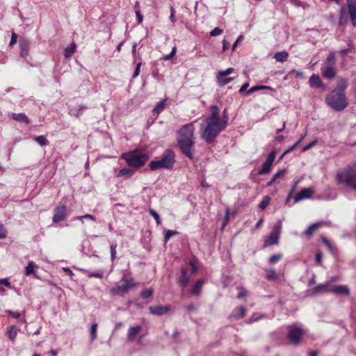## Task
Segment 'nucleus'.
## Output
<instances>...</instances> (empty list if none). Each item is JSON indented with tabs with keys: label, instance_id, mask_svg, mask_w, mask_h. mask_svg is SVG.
I'll return each instance as SVG.
<instances>
[{
	"label": "nucleus",
	"instance_id": "5",
	"mask_svg": "<svg viewBox=\"0 0 356 356\" xmlns=\"http://www.w3.org/2000/svg\"><path fill=\"white\" fill-rule=\"evenodd\" d=\"M175 163V154L172 150L166 149L157 161H152L149 167L151 170H156L159 169H172Z\"/></svg>",
	"mask_w": 356,
	"mask_h": 356
},
{
	"label": "nucleus",
	"instance_id": "53",
	"mask_svg": "<svg viewBox=\"0 0 356 356\" xmlns=\"http://www.w3.org/2000/svg\"><path fill=\"white\" fill-rule=\"evenodd\" d=\"M238 290H239V292H238V294L237 296L238 298H243L247 296L248 292L245 289L239 288Z\"/></svg>",
	"mask_w": 356,
	"mask_h": 356
},
{
	"label": "nucleus",
	"instance_id": "27",
	"mask_svg": "<svg viewBox=\"0 0 356 356\" xmlns=\"http://www.w3.org/2000/svg\"><path fill=\"white\" fill-rule=\"evenodd\" d=\"M18 330L15 325H11L7 327L6 335L12 341H15Z\"/></svg>",
	"mask_w": 356,
	"mask_h": 356
},
{
	"label": "nucleus",
	"instance_id": "31",
	"mask_svg": "<svg viewBox=\"0 0 356 356\" xmlns=\"http://www.w3.org/2000/svg\"><path fill=\"white\" fill-rule=\"evenodd\" d=\"M288 57L289 53L284 51L277 52L274 55V58L277 62H284L287 60Z\"/></svg>",
	"mask_w": 356,
	"mask_h": 356
},
{
	"label": "nucleus",
	"instance_id": "42",
	"mask_svg": "<svg viewBox=\"0 0 356 356\" xmlns=\"http://www.w3.org/2000/svg\"><path fill=\"white\" fill-rule=\"evenodd\" d=\"M282 257V254H273L268 259V263L270 264H274L279 261L281 258Z\"/></svg>",
	"mask_w": 356,
	"mask_h": 356
},
{
	"label": "nucleus",
	"instance_id": "59",
	"mask_svg": "<svg viewBox=\"0 0 356 356\" xmlns=\"http://www.w3.org/2000/svg\"><path fill=\"white\" fill-rule=\"evenodd\" d=\"M0 284H3L7 287H10V282L8 278L0 279Z\"/></svg>",
	"mask_w": 356,
	"mask_h": 356
},
{
	"label": "nucleus",
	"instance_id": "48",
	"mask_svg": "<svg viewBox=\"0 0 356 356\" xmlns=\"http://www.w3.org/2000/svg\"><path fill=\"white\" fill-rule=\"evenodd\" d=\"M177 48L176 47H174L171 51V52L169 54H167L163 56V60H168L170 58H172L176 54Z\"/></svg>",
	"mask_w": 356,
	"mask_h": 356
},
{
	"label": "nucleus",
	"instance_id": "30",
	"mask_svg": "<svg viewBox=\"0 0 356 356\" xmlns=\"http://www.w3.org/2000/svg\"><path fill=\"white\" fill-rule=\"evenodd\" d=\"M35 268H38V266L33 261H29L25 268V275L26 276L35 275Z\"/></svg>",
	"mask_w": 356,
	"mask_h": 356
},
{
	"label": "nucleus",
	"instance_id": "38",
	"mask_svg": "<svg viewBox=\"0 0 356 356\" xmlns=\"http://www.w3.org/2000/svg\"><path fill=\"white\" fill-rule=\"evenodd\" d=\"M270 204V197L267 195L264 196L259 203V208L261 209H266Z\"/></svg>",
	"mask_w": 356,
	"mask_h": 356
},
{
	"label": "nucleus",
	"instance_id": "51",
	"mask_svg": "<svg viewBox=\"0 0 356 356\" xmlns=\"http://www.w3.org/2000/svg\"><path fill=\"white\" fill-rule=\"evenodd\" d=\"M290 74H294L296 76V77H298V78H300V79L305 78V74H304V72H302L301 71L293 70L290 72Z\"/></svg>",
	"mask_w": 356,
	"mask_h": 356
},
{
	"label": "nucleus",
	"instance_id": "11",
	"mask_svg": "<svg viewBox=\"0 0 356 356\" xmlns=\"http://www.w3.org/2000/svg\"><path fill=\"white\" fill-rule=\"evenodd\" d=\"M281 227V222H279L276 225H275L273 232L265 241V246L277 245L278 243Z\"/></svg>",
	"mask_w": 356,
	"mask_h": 356
},
{
	"label": "nucleus",
	"instance_id": "46",
	"mask_svg": "<svg viewBox=\"0 0 356 356\" xmlns=\"http://www.w3.org/2000/svg\"><path fill=\"white\" fill-rule=\"evenodd\" d=\"M165 107V101H160L157 103L155 107L153 108V111L160 113L163 110Z\"/></svg>",
	"mask_w": 356,
	"mask_h": 356
},
{
	"label": "nucleus",
	"instance_id": "17",
	"mask_svg": "<svg viewBox=\"0 0 356 356\" xmlns=\"http://www.w3.org/2000/svg\"><path fill=\"white\" fill-rule=\"evenodd\" d=\"M190 279L191 275H189L188 270L186 269L182 268L181 270V275L178 279L179 285L182 288H186L190 282Z\"/></svg>",
	"mask_w": 356,
	"mask_h": 356
},
{
	"label": "nucleus",
	"instance_id": "55",
	"mask_svg": "<svg viewBox=\"0 0 356 356\" xmlns=\"http://www.w3.org/2000/svg\"><path fill=\"white\" fill-rule=\"evenodd\" d=\"M300 143V140H298L293 145L288 148L286 151L284 152V154H287L291 151H293L296 147H298Z\"/></svg>",
	"mask_w": 356,
	"mask_h": 356
},
{
	"label": "nucleus",
	"instance_id": "45",
	"mask_svg": "<svg viewBox=\"0 0 356 356\" xmlns=\"http://www.w3.org/2000/svg\"><path fill=\"white\" fill-rule=\"evenodd\" d=\"M153 293V289H147L141 291L140 296L143 299H147L149 297H150Z\"/></svg>",
	"mask_w": 356,
	"mask_h": 356
},
{
	"label": "nucleus",
	"instance_id": "13",
	"mask_svg": "<svg viewBox=\"0 0 356 356\" xmlns=\"http://www.w3.org/2000/svg\"><path fill=\"white\" fill-rule=\"evenodd\" d=\"M330 293L337 296H349L350 292L347 285H332Z\"/></svg>",
	"mask_w": 356,
	"mask_h": 356
},
{
	"label": "nucleus",
	"instance_id": "54",
	"mask_svg": "<svg viewBox=\"0 0 356 356\" xmlns=\"http://www.w3.org/2000/svg\"><path fill=\"white\" fill-rule=\"evenodd\" d=\"M6 313L8 314L10 316H11L14 318H18L20 317L21 314L17 312H13L12 310H7Z\"/></svg>",
	"mask_w": 356,
	"mask_h": 356
},
{
	"label": "nucleus",
	"instance_id": "35",
	"mask_svg": "<svg viewBox=\"0 0 356 356\" xmlns=\"http://www.w3.org/2000/svg\"><path fill=\"white\" fill-rule=\"evenodd\" d=\"M179 234V232L177 231H175V230H164V239H165V241L167 242L168 241H169V239L173 236H175V235H178Z\"/></svg>",
	"mask_w": 356,
	"mask_h": 356
},
{
	"label": "nucleus",
	"instance_id": "36",
	"mask_svg": "<svg viewBox=\"0 0 356 356\" xmlns=\"http://www.w3.org/2000/svg\"><path fill=\"white\" fill-rule=\"evenodd\" d=\"M83 219H88V220H90L92 221H95L96 220L95 217L94 216L91 215V214H85L83 216L75 217L74 218V220H79L81 221L82 224H83L84 223Z\"/></svg>",
	"mask_w": 356,
	"mask_h": 356
},
{
	"label": "nucleus",
	"instance_id": "44",
	"mask_svg": "<svg viewBox=\"0 0 356 356\" xmlns=\"http://www.w3.org/2000/svg\"><path fill=\"white\" fill-rule=\"evenodd\" d=\"M104 275V273L102 270H99L97 272H88V277H95V278H102Z\"/></svg>",
	"mask_w": 356,
	"mask_h": 356
},
{
	"label": "nucleus",
	"instance_id": "58",
	"mask_svg": "<svg viewBox=\"0 0 356 356\" xmlns=\"http://www.w3.org/2000/svg\"><path fill=\"white\" fill-rule=\"evenodd\" d=\"M323 258V254L321 252H318L316 254V264L317 265H321Z\"/></svg>",
	"mask_w": 356,
	"mask_h": 356
},
{
	"label": "nucleus",
	"instance_id": "37",
	"mask_svg": "<svg viewBox=\"0 0 356 356\" xmlns=\"http://www.w3.org/2000/svg\"><path fill=\"white\" fill-rule=\"evenodd\" d=\"M34 140L41 146H46L48 145V140L44 136H37Z\"/></svg>",
	"mask_w": 356,
	"mask_h": 356
},
{
	"label": "nucleus",
	"instance_id": "40",
	"mask_svg": "<svg viewBox=\"0 0 356 356\" xmlns=\"http://www.w3.org/2000/svg\"><path fill=\"white\" fill-rule=\"evenodd\" d=\"M97 324L96 323H94L92 324L90 330V334L91 340H94L96 338L97 336Z\"/></svg>",
	"mask_w": 356,
	"mask_h": 356
},
{
	"label": "nucleus",
	"instance_id": "49",
	"mask_svg": "<svg viewBox=\"0 0 356 356\" xmlns=\"http://www.w3.org/2000/svg\"><path fill=\"white\" fill-rule=\"evenodd\" d=\"M141 65L142 63H138L136 66V68H135V70L133 73V75H132V78L133 79H135L136 78L139 74H140V67H141Z\"/></svg>",
	"mask_w": 356,
	"mask_h": 356
},
{
	"label": "nucleus",
	"instance_id": "47",
	"mask_svg": "<svg viewBox=\"0 0 356 356\" xmlns=\"http://www.w3.org/2000/svg\"><path fill=\"white\" fill-rule=\"evenodd\" d=\"M317 144V140H313L312 142H310L309 143H308L307 145L304 146L302 147V152H307L308 151L309 149H310L312 147H313L314 146H315Z\"/></svg>",
	"mask_w": 356,
	"mask_h": 356
},
{
	"label": "nucleus",
	"instance_id": "60",
	"mask_svg": "<svg viewBox=\"0 0 356 356\" xmlns=\"http://www.w3.org/2000/svg\"><path fill=\"white\" fill-rule=\"evenodd\" d=\"M17 35L15 33H13L10 40V45H13L17 42Z\"/></svg>",
	"mask_w": 356,
	"mask_h": 356
},
{
	"label": "nucleus",
	"instance_id": "61",
	"mask_svg": "<svg viewBox=\"0 0 356 356\" xmlns=\"http://www.w3.org/2000/svg\"><path fill=\"white\" fill-rule=\"evenodd\" d=\"M258 90H259L258 86H253L246 92V95H250L252 94L253 92L258 91Z\"/></svg>",
	"mask_w": 356,
	"mask_h": 356
},
{
	"label": "nucleus",
	"instance_id": "20",
	"mask_svg": "<svg viewBox=\"0 0 356 356\" xmlns=\"http://www.w3.org/2000/svg\"><path fill=\"white\" fill-rule=\"evenodd\" d=\"M309 83L312 88H321L323 85L320 76L317 74H312L310 76Z\"/></svg>",
	"mask_w": 356,
	"mask_h": 356
},
{
	"label": "nucleus",
	"instance_id": "21",
	"mask_svg": "<svg viewBox=\"0 0 356 356\" xmlns=\"http://www.w3.org/2000/svg\"><path fill=\"white\" fill-rule=\"evenodd\" d=\"M321 222H316L311 225L302 234L307 236V238H310L314 233L321 226Z\"/></svg>",
	"mask_w": 356,
	"mask_h": 356
},
{
	"label": "nucleus",
	"instance_id": "22",
	"mask_svg": "<svg viewBox=\"0 0 356 356\" xmlns=\"http://www.w3.org/2000/svg\"><path fill=\"white\" fill-rule=\"evenodd\" d=\"M142 330L140 325L131 326L129 328L127 332V338L131 341Z\"/></svg>",
	"mask_w": 356,
	"mask_h": 356
},
{
	"label": "nucleus",
	"instance_id": "52",
	"mask_svg": "<svg viewBox=\"0 0 356 356\" xmlns=\"http://www.w3.org/2000/svg\"><path fill=\"white\" fill-rule=\"evenodd\" d=\"M345 11H346V10L344 8H341L340 10V18H339V23L340 25H343L346 23V21L343 19V15L345 13Z\"/></svg>",
	"mask_w": 356,
	"mask_h": 356
},
{
	"label": "nucleus",
	"instance_id": "28",
	"mask_svg": "<svg viewBox=\"0 0 356 356\" xmlns=\"http://www.w3.org/2000/svg\"><path fill=\"white\" fill-rule=\"evenodd\" d=\"M232 80V77L226 78L225 76L221 75L220 73H218L217 74V81L220 86H224Z\"/></svg>",
	"mask_w": 356,
	"mask_h": 356
},
{
	"label": "nucleus",
	"instance_id": "12",
	"mask_svg": "<svg viewBox=\"0 0 356 356\" xmlns=\"http://www.w3.org/2000/svg\"><path fill=\"white\" fill-rule=\"evenodd\" d=\"M54 215L52 220L54 223L60 222L64 220L67 217V207L65 205H58L54 209Z\"/></svg>",
	"mask_w": 356,
	"mask_h": 356
},
{
	"label": "nucleus",
	"instance_id": "43",
	"mask_svg": "<svg viewBox=\"0 0 356 356\" xmlns=\"http://www.w3.org/2000/svg\"><path fill=\"white\" fill-rule=\"evenodd\" d=\"M323 243L327 246V249L332 253L335 254L336 249L332 245V243L325 237L323 238Z\"/></svg>",
	"mask_w": 356,
	"mask_h": 356
},
{
	"label": "nucleus",
	"instance_id": "4",
	"mask_svg": "<svg viewBox=\"0 0 356 356\" xmlns=\"http://www.w3.org/2000/svg\"><path fill=\"white\" fill-rule=\"evenodd\" d=\"M337 181L339 184L356 191V163L338 171Z\"/></svg>",
	"mask_w": 356,
	"mask_h": 356
},
{
	"label": "nucleus",
	"instance_id": "15",
	"mask_svg": "<svg viewBox=\"0 0 356 356\" xmlns=\"http://www.w3.org/2000/svg\"><path fill=\"white\" fill-rule=\"evenodd\" d=\"M332 284L330 282L318 284L311 290V295L315 296L318 294L330 293Z\"/></svg>",
	"mask_w": 356,
	"mask_h": 356
},
{
	"label": "nucleus",
	"instance_id": "32",
	"mask_svg": "<svg viewBox=\"0 0 356 356\" xmlns=\"http://www.w3.org/2000/svg\"><path fill=\"white\" fill-rule=\"evenodd\" d=\"M75 51H76V44H75V43H72L70 46L67 47L65 49V53H64L65 57L67 58H70L72 56V54L75 52Z\"/></svg>",
	"mask_w": 356,
	"mask_h": 356
},
{
	"label": "nucleus",
	"instance_id": "29",
	"mask_svg": "<svg viewBox=\"0 0 356 356\" xmlns=\"http://www.w3.org/2000/svg\"><path fill=\"white\" fill-rule=\"evenodd\" d=\"M265 272L266 273V277L268 280H270V281L276 280L279 277L278 274L276 273V271L274 269H272V268L265 269Z\"/></svg>",
	"mask_w": 356,
	"mask_h": 356
},
{
	"label": "nucleus",
	"instance_id": "16",
	"mask_svg": "<svg viewBox=\"0 0 356 356\" xmlns=\"http://www.w3.org/2000/svg\"><path fill=\"white\" fill-rule=\"evenodd\" d=\"M312 194L313 191L311 188H303L296 195L294 202L297 203L302 200L309 199Z\"/></svg>",
	"mask_w": 356,
	"mask_h": 356
},
{
	"label": "nucleus",
	"instance_id": "63",
	"mask_svg": "<svg viewBox=\"0 0 356 356\" xmlns=\"http://www.w3.org/2000/svg\"><path fill=\"white\" fill-rule=\"evenodd\" d=\"M263 316L262 314L255 316L254 314L249 319V323H253L257 321V320L260 319Z\"/></svg>",
	"mask_w": 356,
	"mask_h": 356
},
{
	"label": "nucleus",
	"instance_id": "9",
	"mask_svg": "<svg viewBox=\"0 0 356 356\" xmlns=\"http://www.w3.org/2000/svg\"><path fill=\"white\" fill-rule=\"evenodd\" d=\"M304 333V330L297 325H291L288 327V339L295 345L300 343Z\"/></svg>",
	"mask_w": 356,
	"mask_h": 356
},
{
	"label": "nucleus",
	"instance_id": "1",
	"mask_svg": "<svg viewBox=\"0 0 356 356\" xmlns=\"http://www.w3.org/2000/svg\"><path fill=\"white\" fill-rule=\"evenodd\" d=\"M224 113L222 120L206 118L204 122L200 124L201 138L207 143H213L219 134L225 129L228 117L225 115V111Z\"/></svg>",
	"mask_w": 356,
	"mask_h": 356
},
{
	"label": "nucleus",
	"instance_id": "64",
	"mask_svg": "<svg viewBox=\"0 0 356 356\" xmlns=\"http://www.w3.org/2000/svg\"><path fill=\"white\" fill-rule=\"evenodd\" d=\"M136 17L138 19V23L140 24L143 22V15L140 14L139 10L136 11Z\"/></svg>",
	"mask_w": 356,
	"mask_h": 356
},
{
	"label": "nucleus",
	"instance_id": "57",
	"mask_svg": "<svg viewBox=\"0 0 356 356\" xmlns=\"http://www.w3.org/2000/svg\"><path fill=\"white\" fill-rule=\"evenodd\" d=\"M233 72H234V69L232 67H229L225 70H222V71L218 72V73H220L221 75L227 76V75L232 74Z\"/></svg>",
	"mask_w": 356,
	"mask_h": 356
},
{
	"label": "nucleus",
	"instance_id": "8",
	"mask_svg": "<svg viewBox=\"0 0 356 356\" xmlns=\"http://www.w3.org/2000/svg\"><path fill=\"white\" fill-rule=\"evenodd\" d=\"M336 63L334 53H330L327 57L325 66L321 68V73L323 77L327 79H332L336 76L337 72L334 69Z\"/></svg>",
	"mask_w": 356,
	"mask_h": 356
},
{
	"label": "nucleus",
	"instance_id": "26",
	"mask_svg": "<svg viewBox=\"0 0 356 356\" xmlns=\"http://www.w3.org/2000/svg\"><path fill=\"white\" fill-rule=\"evenodd\" d=\"M20 56L22 58H26L29 54V45L27 41H22L19 44Z\"/></svg>",
	"mask_w": 356,
	"mask_h": 356
},
{
	"label": "nucleus",
	"instance_id": "2",
	"mask_svg": "<svg viewBox=\"0 0 356 356\" xmlns=\"http://www.w3.org/2000/svg\"><path fill=\"white\" fill-rule=\"evenodd\" d=\"M348 87V79H340L334 90L326 97L327 104L337 111H341L348 106V101L345 95V90Z\"/></svg>",
	"mask_w": 356,
	"mask_h": 356
},
{
	"label": "nucleus",
	"instance_id": "14",
	"mask_svg": "<svg viewBox=\"0 0 356 356\" xmlns=\"http://www.w3.org/2000/svg\"><path fill=\"white\" fill-rule=\"evenodd\" d=\"M347 6L352 24L356 27V0H347Z\"/></svg>",
	"mask_w": 356,
	"mask_h": 356
},
{
	"label": "nucleus",
	"instance_id": "41",
	"mask_svg": "<svg viewBox=\"0 0 356 356\" xmlns=\"http://www.w3.org/2000/svg\"><path fill=\"white\" fill-rule=\"evenodd\" d=\"M149 213L154 218L157 225H160L161 223V218L156 211L150 209L149 210Z\"/></svg>",
	"mask_w": 356,
	"mask_h": 356
},
{
	"label": "nucleus",
	"instance_id": "33",
	"mask_svg": "<svg viewBox=\"0 0 356 356\" xmlns=\"http://www.w3.org/2000/svg\"><path fill=\"white\" fill-rule=\"evenodd\" d=\"M211 114L207 117V118L216 119V120H222L219 117V109L216 105H213L211 107Z\"/></svg>",
	"mask_w": 356,
	"mask_h": 356
},
{
	"label": "nucleus",
	"instance_id": "34",
	"mask_svg": "<svg viewBox=\"0 0 356 356\" xmlns=\"http://www.w3.org/2000/svg\"><path fill=\"white\" fill-rule=\"evenodd\" d=\"M133 175V171L129 168H122L118 173V177H130Z\"/></svg>",
	"mask_w": 356,
	"mask_h": 356
},
{
	"label": "nucleus",
	"instance_id": "25",
	"mask_svg": "<svg viewBox=\"0 0 356 356\" xmlns=\"http://www.w3.org/2000/svg\"><path fill=\"white\" fill-rule=\"evenodd\" d=\"M204 283V280H197L192 288L191 293L195 296H199L202 291V287Z\"/></svg>",
	"mask_w": 356,
	"mask_h": 356
},
{
	"label": "nucleus",
	"instance_id": "6",
	"mask_svg": "<svg viewBox=\"0 0 356 356\" xmlns=\"http://www.w3.org/2000/svg\"><path fill=\"white\" fill-rule=\"evenodd\" d=\"M122 159L127 162L129 166L138 168L146 163L149 156L145 152L135 150L123 154Z\"/></svg>",
	"mask_w": 356,
	"mask_h": 356
},
{
	"label": "nucleus",
	"instance_id": "39",
	"mask_svg": "<svg viewBox=\"0 0 356 356\" xmlns=\"http://www.w3.org/2000/svg\"><path fill=\"white\" fill-rule=\"evenodd\" d=\"M116 248L117 243L115 242H113L110 245V251H111V259L112 261L116 258Z\"/></svg>",
	"mask_w": 356,
	"mask_h": 356
},
{
	"label": "nucleus",
	"instance_id": "7",
	"mask_svg": "<svg viewBox=\"0 0 356 356\" xmlns=\"http://www.w3.org/2000/svg\"><path fill=\"white\" fill-rule=\"evenodd\" d=\"M122 284L121 285H118L111 289L110 293L112 296L124 295L137 286L133 278L124 279L122 277Z\"/></svg>",
	"mask_w": 356,
	"mask_h": 356
},
{
	"label": "nucleus",
	"instance_id": "23",
	"mask_svg": "<svg viewBox=\"0 0 356 356\" xmlns=\"http://www.w3.org/2000/svg\"><path fill=\"white\" fill-rule=\"evenodd\" d=\"M286 169L284 168V169H281L280 170H278L272 177V179L267 183L266 186L268 187L269 186H271L272 185H273L278 179H280L282 178L284 175L285 173L286 172Z\"/></svg>",
	"mask_w": 356,
	"mask_h": 356
},
{
	"label": "nucleus",
	"instance_id": "56",
	"mask_svg": "<svg viewBox=\"0 0 356 356\" xmlns=\"http://www.w3.org/2000/svg\"><path fill=\"white\" fill-rule=\"evenodd\" d=\"M170 21L175 24L176 22L175 19V10L173 7H170Z\"/></svg>",
	"mask_w": 356,
	"mask_h": 356
},
{
	"label": "nucleus",
	"instance_id": "10",
	"mask_svg": "<svg viewBox=\"0 0 356 356\" xmlns=\"http://www.w3.org/2000/svg\"><path fill=\"white\" fill-rule=\"evenodd\" d=\"M276 156L275 151H271L266 160V161L263 163L261 168L259 169L258 174L260 175H266L270 172L272 170V165L273 161H275Z\"/></svg>",
	"mask_w": 356,
	"mask_h": 356
},
{
	"label": "nucleus",
	"instance_id": "19",
	"mask_svg": "<svg viewBox=\"0 0 356 356\" xmlns=\"http://www.w3.org/2000/svg\"><path fill=\"white\" fill-rule=\"evenodd\" d=\"M246 313V309L244 307L241 306L239 307L236 308L234 309L232 312V314L229 316V318H234V319H239L242 318Z\"/></svg>",
	"mask_w": 356,
	"mask_h": 356
},
{
	"label": "nucleus",
	"instance_id": "62",
	"mask_svg": "<svg viewBox=\"0 0 356 356\" xmlns=\"http://www.w3.org/2000/svg\"><path fill=\"white\" fill-rule=\"evenodd\" d=\"M6 237V231L4 229L3 227L0 225V238H4Z\"/></svg>",
	"mask_w": 356,
	"mask_h": 356
},
{
	"label": "nucleus",
	"instance_id": "24",
	"mask_svg": "<svg viewBox=\"0 0 356 356\" xmlns=\"http://www.w3.org/2000/svg\"><path fill=\"white\" fill-rule=\"evenodd\" d=\"M12 118L16 121L24 122L26 124L30 123V120L24 113H12Z\"/></svg>",
	"mask_w": 356,
	"mask_h": 356
},
{
	"label": "nucleus",
	"instance_id": "50",
	"mask_svg": "<svg viewBox=\"0 0 356 356\" xmlns=\"http://www.w3.org/2000/svg\"><path fill=\"white\" fill-rule=\"evenodd\" d=\"M223 32L222 29L216 27L210 32L211 36H217L220 35Z\"/></svg>",
	"mask_w": 356,
	"mask_h": 356
},
{
	"label": "nucleus",
	"instance_id": "3",
	"mask_svg": "<svg viewBox=\"0 0 356 356\" xmlns=\"http://www.w3.org/2000/svg\"><path fill=\"white\" fill-rule=\"evenodd\" d=\"M194 122L184 125L178 132L177 145L183 154L193 159L194 147Z\"/></svg>",
	"mask_w": 356,
	"mask_h": 356
},
{
	"label": "nucleus",
	"instance_id": "18",
	"mask_svg": "<svg viewBox=\"0 0 356 356\" xmlns=\"http://www.w3.org/2000/svg\"><path fill=\"white\" fill-rule=\"evenodd\" d=\"M149 312L152 314L161 316L166 314L170 310V306L168 305H159L150 307L149 308Z\"/></svg>",
	"mask_w": 356,
	"mask_h": 356
}]
</instances>
